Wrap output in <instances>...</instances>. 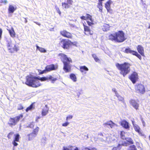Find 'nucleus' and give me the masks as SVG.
Returning a JSON list of instances; mask_svg holds the SVG:
<instances>
[{"instance_id":"9","label":"nucleus","mask_w":150,"mask_h":150,"mask_svg":"<svg viewBox=\"0 0 150 150\" xmlns=\"http://www.w3.org/2000/svg\"><path fill=\"white\" fill-rule=\"evenodd\" d=\"M13 44L11 41L8 42L7 44V47L9 52L11 53L17 52L19 50L18 46L16 45L13 46Z\"/></svg>"},{"instance_id":"57","label":"nucleus","mask_w":150,"mask_h":150,"mask_svg":"<svg viewBox=\"0 0 150 150\" xmlns=\"http://www.w3.org/2000/svg\"><path fill=\"white\" fill-rule=\"evenodd\" d=\"M24 21L25 23H27V20L25 18H24Z\"/></svg>"},{"instance_id":"25","label":"nucleus","mask_w":150,"mask_h":150,"mask_svg":"<svg viewBox=\"0 0 150 150\" xmlns=\"http://www.w3.org/2000/svg\"><path fill=\"white\" fill-rule=\"evenodd\" d=\"M7 30L8 31L10 36L11 37L13 38L16 37V33L13 27H12L11 29H7Z\"/></svg>"},{"instance_id":"41","label":"nucleus","mask_w":150,"mask_h":150,"mask_svg":"<svg viewBox=\"0 0 150 150\" xmlns=\"http://www.w3.org/2000/svg\"><path fill=\"white\" fill-rule=\"evenodd\" d=\"M37 80L38 81L39 80H40L42 81L48 80L47 76L42 77L40 78H39L38 77Z\"/></svg>"},{"instance_id":"46","label":"nucleus","mask_w":150,"mask_h":150,"mask_svg":"<svg viewBox=\"0 0 150 150\" xmlns=\"http://www.w3.org/2000/svg\"><path fill=\"white\" fill-rule=\"evenodd\" d=\"M129 144L127 142H125L123 143L122 144V145L123 146H128Z\"/></svg>"},{"instance_id":"15","label":"nucleus","mask_w":150,"mask_h":150,"mask_svg":"<svg viewBox=\"0 0 150 150\" xmlns=\"http://www.w3.org/2000/svg\"><path fill=\"white\" fill-rule=\"evenodd\" d=\"M48 67L46 66L45 69L42 71L39 70L40 74H42L43 73H45L51 71L55 70L57 68V66H51L50 67Z\"/></svg>"},{"instance_id":"55","label":"nucleus","mask_w":150,"mask_h":150,"mask_svg":"<svg viewBox=\"0 0 150 150\" xmlns=\"http://www.w3.org/2000/svg\"><path fill=\"white\" fill-rule=\"evenodd\" d=\"M98 135L100 136H103V135L102 133H100L98 134Z\"/></svg>"},{"instance_id":"58","label":"nucleus","mask_w":150,"mask_h":150,"mask_svg":"<svg viewBox=\"0 0 150 150\" xmlns=\"http://www.w3.org/2000/svg\"><path fill=\"white\" fill-rule=\"evenodd\" d=\"M35 23L36 24H37L38 25H40V24L39 23H38V22H35Z\"/></svg>"},{"instance_id":"33","label":"nucleus","mask_w":150,"mask_h":150,"mask_svg":"<svg viewBox=\"0 0 150 150\" xmlns=\"http://www.w3.org/2000/svg\"><path fill=\"white\" fill-rule=\"evenodd\" d=\"M125 139L126 140L129 145L132 144L134 143L133 139L131 138H125Z\"/></svg>"},{"instance_id":"49","label":"nucleus","mask_w":150,"mask_h":150,"mask_svg":"<svg viewBox=\"0 0 150 150\" xmlns=\"http://www.w3.org/2000/svg\"><path fill=\"white\" fill-rule=\"evenodd\" d=\"M28 127L31 128H33L34 127V125L32 123H31L29 125Z\"/></svg>"},{"instance_id":"43","label":"nucleus","mask_w":150,"mask_h":150,"mask_svg":"<svg viewBox=\"0 0 150 150\" xmlns=\"http://www.w3.org/2000/svg\"><path fill=\"white\" fill-rule=\"evenodd\" d=\"M55 8L56 10L57 11V12L59 14V15H61V12L59 8L57 5L55 6Z\"/></svg>"},{"instance_id":"4","label":"nucleus","mask_w":150,"mask_h":150,"mask_svg":"<svg viewBox=\"0 0 150 150\" xmlns=\"http://www.w3.org/2000/svg\"><path fill=\"white\" fill-rule=\"evenodd\" d=\"M14 132H10L8 134L7 137L8 139H11L14 136V138L13 141L12 142V144L14 147L17 146L18 144L17 142H19L20 138V135L18 133H17L14 134Z\"/></svg>"},{"instance_id":"23","label":"nucleus","mask_w":150,"mask_h":150,"mask_svg":"<svg viewBox=\"0 0 150 150\" xmlns=\"http://www.w3.org/2000/svg\"><path fill=\"white\" fill-rule=\"evenodd\" d=\"M134 129L136 132H138L139 134L142 136H144V134L141 131L138 125H134Z\"/></svg>"},{"instance_id":"56","label":"nucleus","mask_w":150,"mask_h":150,"mask_svg":"<svg viewBox=\"0 0 150 150\" xmlns=\"http://www.w3.org/2000/svg\"><path fill=\"white\" fill-rule=\"evenodd\" d=\"M112 150H117V148L116 147H114L112 148Z\"/></svg>"},{"instance_id":"13","label":"nucleus","mask_w":150,"mask_h":150,"mask_svg":"<svg viewBox=\"0 0 150 150\" xmlns=\"http://www.w3.org/2000/svg\"><path fill=\"white\" fill-rule=\"evenodd\" d=\"M129 78L133 83H135L139 79L137 73L135 72H133L129 75Z\"/></svg>"},{"instance_id":"8","label":"nucleus","mask_w":150,"mask_h":150,"mask_svg":"<svg viewBox=\"0 0 150 150\" xmlns=\"http://www.w3.org/2000/svg\"><path fill=\"white\" fill-rule=\"evenodd\" d=\"M63 150H80L79 148L73 146H69L68 147L64 146ZM81 150H96V149L94 147H85Z\"/></svg>"},{"instance_id":"35","label":"nucleus","mask_w":150,"mask_h":150,"mask_svg":"<svg viewBox=\"0 0 150 150\" xmlns=\"http://www.w3.org/2000/svg\"><path fill=\"white\" fill-rule=\"evenodd\" d=\"M37 49L40 52H46V50L44 48L40 47L38 45H36Z\"/></svg>"},{"instance_id":"53","label":"nucleus","mask_w":150,"mask_h":150,"mask_svg":"<svg viewBox=\"0 0 150 150\" xmlns=\"http://www.w3.org/2000/svg\"><path fill=\"white\" fill-rule=\"evenodd\" d=\"M1 2L2 3H4L5 4H6L7 3V1L6 0H5L3 1V0H1Z\"/></svg>"},{"instance_id":"5","label":"nucleus","mask_w":150,"mask_h":150,"mask_svg":"<svg viewBox=\"0 0 150 150\" xmlns=\"http://www.w3.org/2000/svg\"><path fill=\"white\" fill-rule=\"evenodd\" d=\"M23 117V114H21L14 117L10 118L8 123V125L11 127L15 126Z\"/></svg>"},{"instance_id":"7","label":"nucleus","mask_w":150,"mask_h":150,"mask_svg":"<svg viewBox=\"0 0 150 150\" xmlns=\"http://www.w3.org/2000/svg\"><path fill=\"white\" fill-rule=\"evenodd\" d=\"M136 92L141 94H144L146 92V89L144 85L141 83H137L135 86Z\"/></svg>"},{"instance_id":"61","label":"nucleus","mask_w":150,"mask_h":150,"mask_svg":"<svg viewBox=\"0 0 150 150\" xmlns=\"http://www.w3.org/2000/svg\"><path fill=\"white\" fill-rule=\"evenodd\" d=\"M148 28L150 29V25L148 27Z\"/></svg>"},{"instance_id":"12","label":"nucleus","mask_w":150,"mask_h":150,"mask_svg":"<svg viewBox=\"0 0 150 150\" xmlns=\"http://www.w3.org/2000/svg\"><path fill=\"white\" fill-rule=\"evenodd\" d=\"M124 52L127 54L130 53L133 55L135 56L140 60L142 59L141 55L139 54L137 51L131 50L129 47L126 48Z\"/></svg>"},{"instance_id":"48","label":"nucleus","mask_w":150,"mask_h":150,"mask_svg":"<svg viewBox=\"0 0 150 150\" xmlns=\"http://www.w3.org/2000/svg\"><path fill=\"white\" fill-rule=\"evenodd\" d=\"M69 124V122H66L62 124V126L64 127H66Z\"/></svg>"},{"instance_id":"1","label":"nucleus","mask_w":150,"mask_h":150,"mask_svg":"<svg viewBox=\"0 0 150 150\" xmlns=\"http://www.w3.org/2000/svg\"><path fill=\"white\" fill-rule=\"evenodd\" d=\"M108 38L109 40L118 43L122 42L126 39L125 34L122 30H119L114 33L110 34Z\"/></svg>"},{"instance_id":"11","label":"nucleus","mask_w":150,"mask_h":150,"mask_svg":"<svg viewBox=\"0 0 150 150\" xmlns=\"http://www.w3.org/2000/svg\"><path fill=\"white\" fill-rule=\"evenodd\" d=\"M81 19L83 20H90V21H87L86 22L88 25L89 26H92L94 24L92 18V16L89 14H86V16H82L80 17Z\"/></svg>"},{"instance_id":"24","label":"nucleus","mask_w":150,"mask_h":150,"mask_svg":"<svg viewBox=\"0 0 150 150\" xmlns=\"http://www.w3.org/2000/svg\"><path fill=\"white\" fill-rule=\"evenodd\" d=\"M45 107L46 108L43 109L41 112V115L42 116H46L49 112V108L48 107L47 105H45Z\"/></svg>"},{"instance_id":"34","label":"nucleus","mask_w":150,"mask_h":150,"mask_svg":"<svg viewBox=\"0 0 150 150\" xmlns=\"http://www.w3.org/2000/svg\"><path fill=\"white\" fill-rule=\"evenodd\" d=\"M116 95V96L118 98V100L123 103L125 104V102L124 98L121 97L118 94Z\"/></svg>"},{"instance_id":"38","label":"nucleus","mask_w":150,"mask_h":150,"mask_svg":"<svg viewBox=\"0 0 150 150\" xmlns=\"http://www.w3.org/2000/svg\"><path fill=\"white\" fill-rule=\"evenodd\" d=\"M88 70V69L86 66H81L80 68V71L81 72H83Z\"/></svg>"},{"instance_id":"28","label":"nucleus","mask_w":150,"mask_h":150,"mask_svg":"<svg viewBox=\"0 0 150 150\" xmlns=\"http://www.w3.org/2000/svg\"><path fill=\"white\" fill-rule=\"evenodd\" d=\"M110 26L109 24L104 23L102 27V30L104 31H106L109 30Z\"/></svg>"},{"instance_id":"22","label":"nucleus","mask_w":150,"mask_h":150,"mask_svg":"<svg viewBox=\"0 0 150 150\" xmlns=\"http://www.w3.org/2000/svg\"><path fill=\"white\" fill-rule=\"evenodd\" d=\"M120 124L121 125L126 129H128L129 128L128 122L125 120L121 121Z\"/></svg>"},{"instance_id":"60","label":"nucleus","mask_w":150,"mask_h":150,"mask_svg":"<svg viewBox=\"0 0 150 150\" xmlns=\"http://www.w3.org/2000/svg\"><path fill=\"white\" fill-rule=\"evenodd\" d=\"M2 3V2H1V1H0V5H1V4Z\"/></svg>"},{"instance_id":"29","label":"nucleus","mask_w":150,"mask_h":150,"mask_svg":"<svg viewBox=\"0 0 150 150\" xmlns=\"http://www.w3.org/2000/svg\"><path fill=\"white\" fill-rule=\"evenodd\" d=\"M35 102L32 103L26 109L25 111L26 112H28L29 110H31L35 108V106L34 105Z\"/></svg>"},{"instance_id":"16","label":"nucleus","mask_w":150,"mask_h":150,"mask_svg":"<svg viewBox=\"0 0 150 150\" xmlns=\"http://www.w3.org/2000/svg\"><path fill=\"white\" fill-rule=\"evenodd\" d=\"M84 29V33L87 35H92L93 33V32L91 30L89 27L85 25L84 24L83 25Z\"/></svg>"},{"instance_id":"50","label":"nucleus","mask_w":150,"mask_h":150,"mask_svg":"<svg viewBox=\"0 0 150 150\" xmlns=\"http://www.w3.org/2000/svg\"><path fill=\"white\" fill-rule=\"evenodd\" d=\"M122 146H123L122 145V144H119L117 146V148H119V149H120L122 148Z\"/></svg>"},{"instance_id":"2","label":"nucleus","mask_w":150,"mask_h":150,"mask_svg":"<svg viewBox=\"0 0 150 150\" xmlns=\"http://www.w3.org/2000/svg\"><path fill=\"white\" fill-rule=\"evenodd\" d=\"M37 79L38 77H33L31 75H28L26 77L25 83L30 87H38L41 86V84Z\"/></svg>"},{"instance_id":"3","label":"nucleus","mask_w":150,"mask_h":150,"mask_svg":"<svg viewBox=\"0 0 150 150\" xmlns=\"http://www.w3.org/2000/svg\"><path fill=\"white\" fill-rule=\"evenodd\" d=\"M59 44L63 49L69 50L72 45H74V43L68 39H63L59 42Z\"/></svg>"},{"instance_id":"21","label":"nucleus","mask_w":150,"mask_h":150,"mask_svg":"<svg viewBox=\"0 0 150 150\" xmlns=\"http://www.w3.org/2000/svg\"><path fill=\"white\" fill-rule=\"evenodd\" d=\"M138 52L142 56H144V50L143 47L141 45H139L137 47Z\"/></svg>"},{"instance_id":"37","label":"nucleus","mask_w":150,"mask_h":150,"mask_svg":"<svg viewBox=\"0 0 150 150\" xmlns=\"http://www.w3.org/2000/svg\"><path fill=\"white\" fill-rule=\"evenodd\" d=\"M92 56L96 62H100V59L98 58L96 54H92Z\"/></svg>"},{"instance_id":"26","label":"nucleus","mask_w":150,"mask_h":150,"mask_svg":"<svg viewBox=\"0 0 150 150\" xmlns=\"http://www.w3.org/2000/svg\"><path fill=\"white\" fill-rule=\"evenodd\" d=\"M115 125V123L113 122L111 120L108 121L103 124V125L105 126L109 125L112 128L114 127Z\"/></svg>"},{"instance_id":"14","label":"nucleus","mask_w":150,"mask_h":150,"mask_svg":"<svg viewBox=\"0 0 150 150\" xmlns=\"http://www.w3.org/2000/svg\"><path fill=\"white\" fill-rule=\"evenodd\" d=\"M60 33L62 36L68 38L72 39L73 38L72 34L68 32L66 30H63L60 32Z\"/></svg>"},{"instance_id":"40","label":"nucleus","mask_w":150,"mask_h":150,"mask_svg":"<svg viewBox=\"0 0 150 150\" xmlns=\"http://www.w3.org/2000/svg\"><path fill=\"white\" fill-rule=\"evenodd\" d=\"M125 132L123 131H121L120 132V137L123 139H125L126 138L125 136Z\"/></svg>"},{"instance_id":"27","label":"nucleus","mask_w":150,"mask_h":150,"mask_svg":"<svg viewBox=\"0 0 150 150\" xmlns=\"http://www.w3.org/2000/svg\"><path fill=\"white\" fill-rule=\"evenodd\" d=\"M17 9L16 6H13L12 5H9L8 8V11L9 13H13Z\"/></svg>"},{"instance_id":"17","label":"nucleus","mask_w":150,"mask_h":150,"mask_svg":"<svg viewBox=\"0 0 150 150\" xmlns=\"http://www.w3.org/2000/svg\"><path fill=\"white\" fill-rule=\"evenodd\" d=\"M65 1H66L67 2H64L62 3V6L64 8L68 9L70 8L71 6L72 5L73 2V0H65Z\"/></svg>"},{"instance_id":"52","label":"nucleus","mask_w":150,"mask_h":150,"mask_svg":"<svg viewBox=\"0 0 150 150\" xmlns=\"http://www.w3.org/2000/svg\"><path fill=\"white\" fill-rule=\"evenodd\" d=\"M40 117L39 116H38L36 117L35 119V121L36 122H38V119H40Z\"/></svg>"},{"instance_id":"59","label":"nucleus","mask_w":150,"mask_h":150,"mask_svg":"<svg viewBox=\"0 0 150 150\" xmlns=\"http://www.w3.org/2000/svg\"><path fill=\"white\" fill-rule=\"evenodd\" d=\"M104 0H98V2H102Z\"/></svg>"},{"instance_id":"45","label":"nucleus","mask_w":150,"mask_h":150,"mask_svg":"<svg viewBox=\"0 0 150 150\" xmlns=\"http://www.w3.org/2000/svg\"><path fill=\"white\" fill-rule=\"evenodd\" d=\"M129 65H130V64L129 63H127V62H125V63H124L123 64H122L120 65L119 64H117L116 66H129Z\"/></svg>"},{"instance_id":"47","label":"nucleus","mask_w":150,"mask_h":150,"mask_svg":"<svg viewBox=\"0 0 150 150\" xmlns=\"http://www.w3.org/2000/svg\"><path fill=\"white\" fill-rule=\"evenodd\" d=\"M73 117V116L72 115H69L67 116L66 119V121H68L69 119H71Z\"/></svg>"},{"instance_id":"42","label":"nucleus","mask_w":150,"mask_h":150,"mask_svg":"<svg viewBox=\"0 0 150 150\" xmlns=\"http://www.w3.org/2000/svg\"><path fill=\"white\" fill-rule=\"evenodd\" d=\"M129 147L130 148L129 150H137L136 146L134 145H131Z\"/></svg>"},{"instance_id":"36","label":"nucleus","mask_w":150,"mask_h":150,"mask_svg":"<svg viewBox=\"0 0 150 150\" xmlns=\"http://www.w3.org/2000/svg\"><path fill=\"white\" fill-rule=\"evenodd\" d=\"M70 77L71 79L73 81L76 82V78L74 74H71L70 75Z\"/></svg>"},{"instance_id":"20","label":"nucleus","mask_w":150,"mask_h":150,"mask_svg":"<svg viewBox=\"0 0 150 150\" xmlns=\"http://www.w3.org/2000/svg\"><path fill=\"white\" fill-rule=\"evenodd\" d=\"M62 62L64 66H67L71 65L73 62L70 58H68L67 57Z\"/></svg>"},{"instance_id":"32","label":"nucleus","mask_w":150,"mask_h":150,"mask_svg":"<svg viewBox=\"0 0 150 150\" xmlns=\"http://www.w3.org/2000/svg\"><path fill=\"white\" fill-rule=\"evenodd\" d=\"M97 7L99 9V11L101 12H102L103 10V2H98Z\"/></svg>"},{"instance_id":"30","label":"nucleus","mask_w":150,"mask_h":150,"mask_svg":"<svg viewBox=\"0 0 150 150\" xmlns=\"http://www.w3.org/2000/svg\"><path fill=\"white\" fill-rule=\"evenodd\" d=\"M58 56L59 57L62 62L67 57L66 55L62 53L59 54Z\"/></svg>"},{"instance_id":"39","label":"nucleus","mask_w":150,"mask_h":150,"mask_svg":"<svg viewBox=\"0 0 150 150\" xmlns=\"http://www.w3.org/2000/svg\"><path fill=\"white\" fill-rule=\"evenodd\" d=\"M63 69L66 72H69L71 71L70 66H64Z\"/></svg>"},{"instance_id":"6","label":"nucleus","mask_w":150,"mask_h":150,"mask_svg":"<svg viewBox=\"0 0 150 150\" xmlns=\"http://www.w3.org/2000/svg\"><path fill=\"white\" fill-rule=\"evenodd\" d=\"M39 130V128L37 126L35 129L33 130L31 133L28 134L27 135V137L28 140L30 141L33 140L37 136Z\"/></svg>"},{"instance_id":"54","label":"nucleus","mask_w":150,"mask_h":150,"mask_svg":"<svg viewBox=\"0 0 150 150\" xmlns=\"http://www.w3.org/2000/svg\"><path fill=\"white\" fill-rule=\"evenodd\" d=\"M113 91L115 92V94H116V95H117V94L118 93H117V91H116L115 89H112Z\"/></svg>"},{"instance_id":"51","label":"nucleus","mask_w":150,"mask_h":150,"mask_svg":"<svg viewBox=\"0 0 150 150\" xmlns=\"http://www.w3.org/2000/svg\"><path fill=\"white\" fill-rule=\"evenodd\" d=\"M2 33V30L1 28H0V38H1Z\"/></svg>"},{"instance_id":"62","label":"nucleus","mask_w":150,"mask_h":150,"mask_svg":"<svg viewBox=\"0 0 150 150\" xmlns=\"http://www.w3.org/2000/svg\"><path fill=\"white\" fill-rule=\"evenodd\" d=\"M51 66H54V64H52V65H51Z\"/></svg>"},{"instance_id":"31","label":"nucleus","mask_w":150,"mask_h":150,"mask_svg":"<svg viewBox=\"0 0 150 150\" xmlns=\"http://www.w3.org/2000/svg\"><path fill=\"white\" fill-rule=\"evenodd\" d=\"M48 80L50 81L52 83H54L57 79L56 78L53 77L52 75H49L47 76Z\"/></svg>"},{"instance_id":"19","label":"nucleus","mask_w":150,"mask_h":150,"mask_svg":"<svg viewBox=\"0 0 150 150\" xmlns=\"http://www.w3.org/2000/svg\"><path fill=\"white\" fill-rule=\"evenodd\" d=\"M130 104L136 110L139 109V104L134 100L131 99L129 101Z\"/></svg>"},{"instance_id":"44","label":"nucleus","mask_w":150,"mask_h":150,"mask_svg":"<svg viewBox=\"0 0 150 150\" xmlns=\"http://www.w3.org/2000/svg\"><path fill=\"white\" fill-rule=\"evenodd\" d=\"M23 107L21 104H19L18 105L17 108V110H23Z\"/></svg>"},{"instance_id":"10","label":"nucleus","mask_w":150,"mask_h":150,"mask_svg":"<svg viewBox=\"0 0 150 150\" xmlns=\"http://www.w3.org/2000/svg\"><path fill=\"white\" fill-rule=\"evenodd\" d=\"M117 69L120 71V73L124 77L128 74L130 71L129 66H117Z\"/></svg>"},{"instance_id":"18","label":"nucleus","mask_w":150,"mask_h":150,"mask_svg":"<svg viewBox=\"0 0 150 150\" xmlns=\"http://www.w3.org/2000/svg\"><path fill=\"white\" fill-rule=\"evenodd\" d=\"M112 1L111 0H108L105 4V7L106 8L108 12L111 13L112 11V9L111 8V4Z\"/></svg>"}]
</instances>
